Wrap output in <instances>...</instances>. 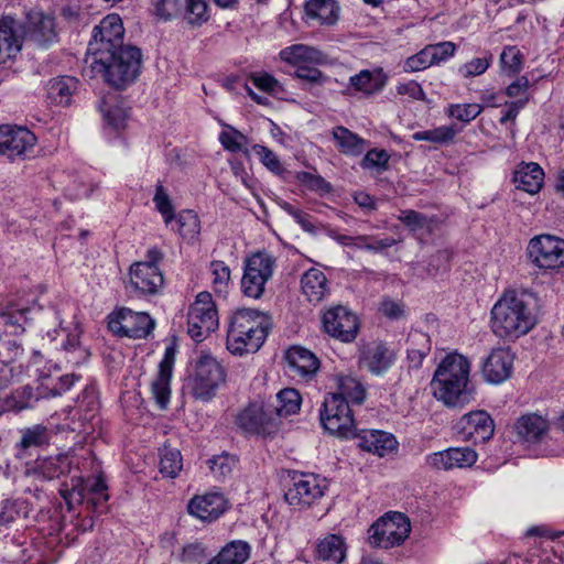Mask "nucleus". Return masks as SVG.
<instances>
[{"label":"nucleus","mask_w":564,"mask_h":564,"mask_svg":"<svg viewBox=\"0 0 564 564\" xmlns=\"http://www.w3.org/2000/svg\"><path fill=\"white\" fill-rule=\"evenodd\" d=\"M327 489L326 478L316 474H301L293 477L292 486L284 497L290 506L308 508L322 499Z\"/></svg>","instance_id":"f8f14e48"},{"label":"nucleus","mask_w":564,"mask_h":564,"mask_svg":"<svg viewBox=\"0 0 564 564\" xmlns=\"http://www.w3.org/2000/svg\"><path fill=\"white\" fill-rule=\"evenodd\" d=\"M154 325L155 323L149 314L133 312L127 307L110 314L108 321V327L113 334L134 339L145 338Z\"/></svg>","instance_id":"ddd939ff"},{"label":"nucleus","mask_w":564,"mask_h":564,"mask_svg":"<svg viewBox=\"0 0 564 564\" xmlns=\"http://www.w3.org/2000/svg\"><path fill=\"white\" fill-rule=\"evenodd\" d=\"M535 318L516 292H506L491 308V329L501 338H519L529 333Z\"/></svg>","instance_id":"7ed1b4c3"},{"label":"nucleus","mask_w":564,"mask_h":564,"mask_svg":"<svg viewBox=\"0 0 564 564\" xmlns=\"http://www.w3.org/2000/svg\"><path fill=\"white\" fill-rule=\"evenodd\" d=\"M281 208L288 213L293 219L305 230L308 232H313L315 230V225L312 221V217L300 208L293 206L288 202L280 203Z\"/></svg>","instance_id":"680f3d73"},{"label":"nucleus","mask_w":564,"mask_h":564,"mask_svg":"<svg viewBox=\"0 0 564 564\" xmlns=\"http://www.w3.org/2000/svg\"><path fill=\"white\" fill-rule=\"evenodd\" d=\"M29 308H17L12 303L0 302V318L3 319L4 333L10 336L22 335L28 323Z\"/></svg>","instance_id":"72a5a7b5"},{"label":"nucleus","mask_w":564,"mask_h":564,"mask_svg":"<svg viewBox=\"0 0 564 564\" xmlns=\"http://www.w3.org/2000/svg\"><path fill=\"white\" fill-rule=\"evenodd\" d=\"M77 86L78 80L70 76L53 78L47 86L48 98L57 105L68 106Z\"/></svg>","instance_id":"e433bc0d"},{"label":"nucleus","mask_w":564,"mask_h":564,"mask_svg":"<svg viewBox=\"0 0 564 564\" xmlns=\"http://www.w3.org/2000/svg\"><path fill=\"white\" fill-rule=\"evenodd\" d=\"M514 355L509 347L492 348L481 365L487 382L499 384L509 379L513 370Z\"/></svg>","instance_id":"6ab92c4d"},{"label":"nucleus","mask_w":564,"mask_h":564,"mask_svg":"<svg viewBox=\"0 0 564 564\" xmlns=\"http://www.w3.org/2000/svg\"><path fill=\"white\" fill-rule=\"evenodd\" d=\"M549 430V421L535 413L520 416L514 424V431L518 437L527 443H539L543 441Z\"/></svg>","instance_id":"cd10ccee"},{"label":"nucleus","mask_w":564,"mask_h":564,"mask_svg":"<svg viewBox=\"0 0 564 564\" xmlns=\"http://www.w3.org/2000/svg\"><path fill=\"white\" fill-rule=\"evenodd\" d=\"M388 76L382 68L362 69L350 76V86L366 96L378 94L387 85Z\"/></svg>","instance_id":"c756f323"},{"label":"nucleus","mask_w":564,"mask_h":564,"mask_svg":"<svg viewBox=\"0 0 564 564\" xmlns=\"http://www.w3.org/2000/svg\"><path fill=\"white\" fill-rule=\"evenodd\" d=\"M26 35L40 47H48L57 42L55 20L43 12L33 11L26 17Z\"/></svg>","instance_id":"4be33fe9"},{"label":"nucleus","mask_w":564,"mask_h":564,"mask_svg":"<svg viewBox=\"0 0 564 564\" xmlns=\"http://www.w3.org/2000/svg\"><path fill=\"white\" fill-rule=\"evenodd\" d=\"M280 57L282 61L292 65L301 63L321 65L325 64L327 61V56L322 51L304 44H294L283 48L280 52Z\"/></svg>","instance_id":"473e14b6"},{"label":"nucleus","mask_w":564,"mask_h":564,"mask_svg":"<svg viewBox=\"0 0 564 564\" xmlns=\"http://www.w3.org/2000/svg\"><path fill=\"white\" fill-rule=\"evenodd\" d=\"M275 267V259L268 252H257L246 262L241 279V289L246 296L260 299L265 284L271 279Z\"/></svg>","instance_id":"1a4fd4ad"},{"label":"nucleus","mask_w":564,"mask_h":564,"mask_svg":"<svg viewBox=\"0 0 564 564\" xmlns=\"http://www.w3.org/2000/svg\"><path fill=\"white\" fill-rule=\"evenodd\" d=\"M398 219L412 231L430 228L431 225V220L427 216L413 209L401 210L398 215Z\"/></svg>","instance_id":"13d9d810"},{"label":"nucleus","mask_w":564,"mask_h":564,"mask_svg":"<svg viewBox=\"0 0 564 564\" xmlns=\"http://www.w3.org/2000/svg\"><path fill=\"white\" fill-rule=\"evenodd\" d=\"M351 437L357 440L361 449L380 457L389 455L398 447V442L392 434L379 430H360L357 432V429H355Z\"/></svg>","instance_id":"a878e982"},{"label":"nucleus","mask_w":564,"mask_h":564,"mask_svg":"<svg viewBox=\"0 0 564 564\" xmlns=\"http://www.w3.org/2000/svg\"><path fill=\"white\" fill-rule=\"evenodd\" d=\"M0 139L3 141H36V137L24 126L0 124Z\"/></svg>","instance_id":"4d7b16f0"},{"label":"nucleus","mask_w":564,"mask_h":564,"mask_svg":"<svg viewBox=\"0 0 564 564\" xmlns=\"http://www.w3.org/2000/svg\"><path fill=\"white\" fill-rule=\"evenodd\" d=\"M268 317L259 311L242 308L230 318L227 332V349L234 354L256 352L268 336Z\"/></svg>","instance_id":"f03ea898"},{"label":"nucleus","mask_w":564,"mask_h":564,"mask_svg":"<svg viewBox=\"0 0 564 564\" xmlns=\"http://www.w3.org/2000/svg\"><path fill=\"white\" fill-rule=\"evenodd\" d=\"M36 143H0V156L10 162L17 160H29L35 158L39 151L35 150Z\"/></svg>","instance_id":"a18cd8bd"},{"label":"nucleus","mask_w":564,"mask_h":564,"mask_svg":"<svg viewBox=\"0 0 564 564\" xmlns=\"http://www.w3.org/2000/svg\"><path fill=\"white\" fill-rule=\"evenodd\" d=\"M530 260L541 269H561L564 267V240L540 235L532 238L528 245Z\"/></svg>","instance_id":"4468645a"},{"label":"nucleus","mask_w":564,"mask_h":564,"mask_svg":"<svg viewBox=\"0 0 564 564\" xmlns=\"http://www.w3.org/2000/svg\"><path fill=\"white\" fill-rule=\"evenodd\" d=\"M77 405L83 412V420L91 421L99 411L100 404L98 392L95 386H86L77 398Z\"/></svg>","instance_id":"c03bdc74"},{"label":"nucleus","mask_w":564,"mask_h":564,"mask_svg":"<svg viewBox=\"0 0 564 564\" xmlns=\"http://www.w3.org/2000/svg\"><path fill=\"white\" fill-rule=\"evenodd\" d=\"M482 111V107L478 104H454L449 105L447 113L449 117L467 123L477 118Z\"/></svg>","instance_id":"864d4df0"},{"label":"nucleus","mask_w":564,"mask_h":564,"mask_svg":"<svg viewBox=\"0 0 564 564\" xmlns=\"http://www.w3.org/2000/svg\"><path fill=\"white\" fill-rule=\"evenodd\" d=\"M225 377L220 362L212 355L202 352L194 361L186 387L194 398L208 401L225 382Z\"/></svg>","instance_id":"39448f33"},{"label":"nucleus","mask_w":564,"mask_h":564,"mask_svg":"<svg viewBox=\"0 0 564 564\" xmlns=\"http://www.w3.org/2000/svg\"><path fill=\"white\" fill-rule=\"evenodd\" d=\"M432 65H433L432 59H431L427 48L425 46L417 54L412 55L409 58H406V61L404 63V70L405 72H420V70H423Z\"/></svg>","instance_id":"69168bd1"},{"label":"nucleus","mask_w":564,"mask_h":564,"mask_svg":"<svg viewBox=\"0 0 564 564\" xmlns=\"http://www.w3.org/2000/svg\"><path fill=\"white\" fill-rule=\"evenodd\" d=\"M469 360L458 354L446 355L438 364L431 387L434 397L448 408H462L473 399Z\"/></svg>","instance_id":"f257e3e1"},{"label":"nucleus","mask_w":564,"mask_h":564,"mask_svg":"<svg viewBox=\"0 0 564 564\" xmlns=\"http://www.w3.org/2000/svg\"><path fill=\"white\" fill-rule=\"evenodd\" d=\"M37 398L29 386L17 389L8 399V405L15 411H23L34 406Z\"/></svg>","instance_id":"09e8293b"},{"label":"nucleus","mask_w":564,"mask_h":564,"mask_svg":"<svg viewBox=\"0 0 564 564\" xmlns=\"http://www.w3.org/2000/svg\"><path fill=\"white\" fill-rule=\"evenodd\" d=\"M379 311L389 319H399L405 316L404 304L389 297L382 300Z\"/></svg>","instance_id":"338daca9"},{"label":"nucleus","mask_w":564,"mask_h":564,"mask_svg":"<svg viewBox=\"0 0 564 564\" xmlns=\"http://www.w3.org/2000/svg\"><path fill=\"white\" fill-rule=\"evenodd\" d=\"M160 473L164 477L175 478L183 468V458L178 449L164 446L160 454Z\"/></svg>","instance_id":"37998d69"},{"label":"nucleus","mask_w":564,"mask_h":564,"mask_svg":"<svg viewBox=\"0 0 564 564\" xmlns=\"http://www.w3.org/2000/svg\"><path fill=\"white\" fill-rule=\"evenodd\" d=\"M295 178L310 191L328 192L330 189V185L317 174L301 171L295 174Z\"/></svg>","instance_id":"bf43d9fd"},{"label":"nucleus","mask_w":564,"mask_h":564,"mask_svg":"<svg viewBox=\"0 0 564 564\" xmlns=\"http://www.w3.org/2000/svg\"><path fill=\"white\" fill-rule=\"evenodd\" d=\"M338 11L334 0H310L305 4L307 18L321 24H334L338 19Z\"/></svg>","instance_id":"4c0bfd02"},{"label":"nucleus","mask_w":564,"mask_h":564,"mask_svg":"<svg viewBox=\"0 0 564 564\" xmlns=\"http://www.w3.org/2000/svg\"><path fill=\"white\" fill-rule=\"evenodd\" d=\"M170 227L172 230L178 232L188 243H194L198 240L200 221L197 214L193 210L185 209L180 212Z\"/></svg>","instance_id":"f704fd0d"},{"label":"nucleus","mask_w":564,"mask_h":564,"mask_svg":"<svg viewBox=\"0 0 564 564\" xmlns=\"http://www.w3.org/2000/svg\"><path fill=\"white\" fill-rule=\"evenodd\" d=\"M100 111L106 123L116 129H123L128 120L127 109L119 104L116 96H107L100 102Z\"/></svg>","instance_id":"a19ab883"},{"label":"nucleus","mask_w":564,"mask_h":564,"mask_svg":"<svg viewBox=\"0 0 564 564\" xmlns=\"http://www.w3.org/2000/svg\"><path fill=\"white\" fill-rule=\"evenodd\" d=\"M322 324L327 335L343 343L354 341L359 332L357 315L341 305L327 310Z\"/></svg>","instance_id":"dca6fc26"},{"label":"nucleus","mask_w":564,"mask_h":564,"mask_svg":"<svg viewBox=\"0 0 564 564\" xmlns=\"http://www.w3.org/2000/svg\"><path fill=\"white\" fill-rule=\"evenodd\" d=\"M176 349L173 346L165 348L164 356L159 365V373L151 383L152 395L160 406L166 409L171 397V378L175 364Z\"/></svg>","instance_id":"393cba45"},{"label":"nucleus","mask_w":564,"mask_h":564,"mask_svg":"<svg viewBox=\"0 0 564 564\" xmlns=\"http://www.w3.org/2000/svg\"><path fill=\"white\" fill-rule=\"evenodd\" d=\"M346 542L341 535L327 534L316 542V557L329 564H340L346 557Z\"/></svg>","instance_id":"7c9ffc66"},{"label":"nucleus","mask_w":564,"mask_h":564,"mask_svg":"<svg viewBox=\"0 0 564 564\" xmlns=\"http://www.w3.org/2000/svg\"><path fill=\"white\" fill-rule=\"evenodd\" d=\"M72 462L67 455H57L39 460L37 469L46 479L58 478L70 471Z\"/></svg>","instance_id":"79ce46f5"},{"label":"nucleus","mask_w":564,"mask_h":564,"mask_svg":"<svg viewBox=\"0 0 564 564\" xmlns=\"http://www.w3.org/2000/svg\"><path fill=\"white\" fill-rule=\"evenodd\" d=\"M130 285L142 295L156 294L164 284L158 265L133 263L129 269Z\"/></svg>","instance_id":"5701e85b"},{"label":"nucleus","mask_w":564,"mask_h":564,"mask_svg":"<svg viewBox=\"0 0 564 564\" xmlns=\"http://www.w3.org/2000/svg\"><path fill=\"white\" fill-rule=\"evenodd\" d=\"M301 289L306 300L313 304L322 302L329 293L325 273L316 268L307 270L302 275Z\"/></svg>","instance_id":"c85d7f7f"},{"label":"nucleus","mask_w":564,"mask_h":564,"mask_svg":"<svg viewBox=\"0 0 564 564\" xmlns=\"http://www.w3.org/2000/svg\"><path fill=\"white\" fill-rule=\"evenodd\" d=\"M227 509L228 501L220 492L196 495L187 505L188 513L203 521H214L224 514Z\"/></svg>","instance_id":"b1692460"},{"label":"nucleus","mask_w":564,"mask_h":564,"mask_svg":"<svg viewBox=\"0 0 564 564\" xmlns=\"http://www.w3.org/2000/svg\"><path fill=\"white\" fill-rule=\"evenodd\" d=\"M397 243V240L390 237L377 239L373 236H357L354 237L352 247L357 249H365L372 252H380Z\"/></svg>","instance_id":"8fccbe9b"},{"label":"nucleus","mask_w":564,"mask_h":564,"mask_svg":"<svg viewBox=\"0 0 564 564\" xmlns=\"http://www.w3.org/2000/svg\"><path fill=\"white\" fill-rule=\"evenodd\" d=\"M153 203L155 205L156 210L162 215L164 224L167 227L172 225L176 216L174 212V206L166 189L163 187L161 183H158L155 186Z\"/></svg>","instance_id":"49530a36"},{"label":"nucleus","mask_w":564,"mask_h":564,"mask_svg":"<svg viewBox=\"0 0 564 564\" xmlns=\"http://www.w3.org/2000/svg\"><path fill=\"white\" fill-rule=\"evenodd\" d=\"M25 23L12 14L0 17V65L13 63L20 55L24 37Z\"/></svg>","instance_id":"2eb2a0df"},{"label":"nucleus","mask_w":564,"mask_h":564,"mask_svg":"<svg viewBox=\"0 0 564 564\" xmlns=\"http://www.w3.org/2000/svg\"><path fill=\"white\" fill-rule=\"evenodd\" d=\"M88 63L93 75L99 74L110 86L123 89L138 78L142 54L140 48L126 45Z\"/></svg>","instance_id":"20e7f679"},{"label":"nucleus","mask_w":564,"mask_h":564,"mask_svg":"<svg viewBox=\"0 0 564 564\" xmlns=\"http://www.w3.org/2000/svg\"><path fill=\"white\" fill-rule=\"evenodd\" d=\"M188 335L197 343L204 340L218 327V313L212 294L200 292L187 313Z\"/></svg>","instance_id":"6e6552de"},{"label":"nucleus","mask_w":564,"mask_h":564,"mask_svg":"<svg viewBox=\"0 0 564 564\" xmlns=\"http://www.w3.org/2000/svg\"><path fill=\"white\" fill-rule=\"evenodd\" d=\"M108 486L101 475L96 477L72 478V488L61 489V496L68 505V509L73 508L74 503H87L91 507L94 512H101L100 508L108 501L109 495L107 492Z\"/></svg>","instance_id":"0eeeda50"},{"label":"nucleus","mask_w":564,"mask_h":564,"mask_svg":"<svg viewBox=\"0 0 564 564\" xmlns=\"http://www.w3.org/2000/svg\"><path fill=\"white\" fill-rule=\"evenodd\" d=\"M500 63L505 72L514 75L521 70L522 54L517 46H506L500 55Z\"/></svg>","instance_id":"6e6d98bb"},{"label":"nucleus","mask_w":564,"mask_h":564,"mask_svg":"<svg viewBox=\"0 0 564 564\" xmlns=\"http://www.w3.org/2000/svg\"><path fill=\"white\" fill-rule=\"evenodd\" d=\"M397 360V352L383 341H372L360 350L358 364L373 376L386 375Z\"/></svg>","instance_id":"a211bd4d"},{"label":"nucleus","mask_w":564,"mask_h":564,"mask_svg":"<svg viewBox=\"0 0 564 564\" xmlns=\"http://www.w3.org/2000/svg\"><path fill=\"white\" fill-rule=\"evenodd\" d=\"M490 59L491 57L473 58L458 68V74L464 78L479 76L488 69Z\"/></svg>","instance_id":"052dcab7"},{"label":"nucleus","mask_w":564,"mask_h":564,"mask_svg":"<svg viewBox=\"0 0 564 564\" xmlns=\"http://www.w3.org/2000/svg\"><path fill=\"white\" fill-rule=\"evenodd\" d=\"M213 275V288L217 293H226L230 283V269L224 261H213L210 263Z\"/></svg>","instance_id":"3c124183"},{"label":"nucleus","mask_w":564,"mask_h":564,"mask_svg":"<svg viewBox=\"0 0 564 564\" xmlns=\"http://www.w3.org/2000/svg\"><path fill=\"white\" fill-rule=\"evenodd\" d=\"M410 531L411 524L405 514L388 513L370 527L369 542L375 546L390 549L401 544Z\"/></svg>","instance_id":"9b49d317"},{"label":"nucleus","mask_w":564,"mask_h":564,"mask_svg":"<svg viewBox=\"0 0 564 564\" xmlns=\"http://www.w3.org/2000/svg\"><path fill=\"white\" fill-rule=\"evenodd\" d=\"M389 158L390 155L386 150L373 149L365 155L362 166L366 169L386 170Z\"/></svg>","instance_id":"0e129e2a"},{"label":"nucleus","mask_w":564,"mask_h":564,"mask_svg":"<svg viewBox=\"0 0 564 564\" xmlns=\"http://www.w3.org/2000/svg\"><path fill=\"white\" fill-rule=\"evenodd\" d=\"M250 556V545L245 541H232L206 564H243Z\"/></svg>","instance_id":"ea45409f"},{"label":"nucleus","mask_w":564,"mask_h":564,"mask_svg":"<svg viewBox=\"0 0 564 564\" xmlns=\"http://www.w3.org/2000/svg\"><path fill=\"white\" fill-rule=\"evenodd\" d=\"M48 442V432L47 429L43 425H34L32 427L25 429L22 432V437L19 443L20 447L26 449L32 446H41Z\"/></svg>","instance_id":"603ef678"},{"label":"nucleus","mask_w":564,"mask_h":564,"mask_svg":"<svg viewBox=\"0 0 564 564\" xmlns=\"http://www.w3.org/2000/svg\"><path fill=\"white\" fill-rule=\"evenodd\" d=\"M477 462V453L470 447H451L426 456V464L436 470L470 467Z\"/></svg>","instance_id":"412c9836"},{"label":"nucleus","mask_w":564,"mask_h":564,"mask_svg":"<svg viewBox=\"0 0 564 564\" xmlns=\"http://www.w3.org/2000/svg\"><path fill=\"white\" fill-rule=\"evenodd\" d=\"M458 433L466 441L485 442L494 435L495 426L490 415L482 410L471 411L457 423Z\"/></svg>","instance_id":"aec40b11"},{"label":"nucleus","mask_w":564,"mask_h":564,"mask_svg":"<svg viewBox=\"0 0 564 564\" xmlns=\"http://www.w3.org/2000/svg\"><path fill=\"white\" fill-rule=\"evenodd\" d=\"M302 398L297 390L285 388L281 390L275 398V404H269L273 409L276 422L282 417L296 414L301 409Z\"/></svg>","instance_id":"c9c22d12"},{"label":"nucleus","mask_w":564,"mask_h":564,"mask_svg":"<svg viewBox=\"0 0 564 564\" xmlns=\"http://www.w3.org/2000/svg\"><path fill=\"white\" fill-rule=\"evenodd\" d=\"M252 151L259 156L262 164L274 174L280 175L284 172V167L276 154L263 144L253 143Z\"/></svg>","instance_id":"5fc2aeb1"},{"label":"nucleus","mask_w":564,"mask_h":564,"mask_svg":"<svg viewBox=\"0 0 564 564\" xmlns=\"http://www.w3.org/2000/svg\"><path fill=\"white\" fill-rule=\"evenodd\" d=\"M455 131L451 127H441L434 131L416 132L413 138L417 141H451Z\"/></svg>","instance_id":"774afa93"},{"label":"nucleus","mask_w":564,"mask_h":564,"mask_svg":"<svg viewBox=\"0 0 564 564\" xmlns=\"http://www.w3.org/2000/svg\"><path fill=\"white\" fill-rule=\"evenodd\" d=\"M184 19L191 25H202L209 19L206 0H185Z\"/></svg>","instance_id":"de8ad7c7"},{"label":"nucleus","mask_w":564,"mask_h":564,"mask_svg":"<svg viewBox=\"0 0 564 564\" xmlns=\"http://www.w3.org/2000/svg\"><path fill=\"white\" fill-rule=\"evenodd\" d=\"M513 181L518 189L535 195L543 186L544 172L538 163L521 164L514 172Z\"/></svg>","instance_id":"2f4dec72"},{"label":"nucleus","mask_w":564,"mask_h":564,"mask_svg":"<svg viewBox=\"0 0 564 564\" xmlns=\"http://www.w3.org/2000/svg\"><path fill=\"white\" fill-rule=\"evenodd\" d=\"M336 383L338 391L329 393V395L343 398L347 404L349 402L361 404L365 401L366 388L356 378L340 375L336 377Z\"/></svg>","instance_id":"58836bf2"},{"label":"nucleus","mask_w":564,"mask_h":564,"mask_svg":"<svg viewBox=\"0 0 564 564\" xmlns=\"http://www.w3.org/2000/svg\"><path fill=\"white\" fill-rule=\"evenodd\" d=\"M321 422L326 431L343 438H350L356 429L352 412L346 400L329 394L323 402Z\"/></svg>","instance_id":"9d476101"},{"label":"nucleus","mask_w":564,"mask_h":564,"mask_svg":"<svg viewBox=\"0 0 564 564\" xmlns=\"http://www.w3.org/2000/svg\"><path fill=\"white\" fill-rule=\"evenodd\" d=\"M285 358L290 371L301 378L312 379L319 370V359L304 347H291L288 349Z\"/></svg>","instance_id":"bb28decb"},{"label":"nucleus","mask_w":564,"mask_h":564,"mask_svg":"<svg viewBox=\"0 0 564 564\" xmlns=\"http://www.w3.org/2000/svg\"><path fill=\"white\" fill-rule=\"evenodd\" d=\"M426 48L434 65L440 64L441 62H444L448 57L453 56L456 46L452 42H441L437 44L427 45Z\"/></svg>","instance_id":"e2e57ef3"},{"label":"nucleus","mask_w":564,"mask_h":564,"mask_svg":"<svg viewBox=\"0 0 564 564\" xmlns=\"http://www.w3.org/2000/svg\"><path fill=\"white\" fill-rule=\"evenodd\" d=\"M237 424L247 433L263 436L273 435L279 430V422L269 404H250L238 414Z\"/></svg>","instance_id":"f3484780"},{"label":"nucleus","mask_w":564,"mask_h":564,"mask_svg":"<svg viewBox=\"0 0 564 564\" xmlns=\"http://www.w3.org/2000/svg\"><path fill=\"white\" fill-rule=\"evenodd\" d=\"M124 28L118 14H108L93 30L88 43L86 63L119 50L123 45Z\"/></svg>","instance_id":"423d86ee"}]
</instances>
